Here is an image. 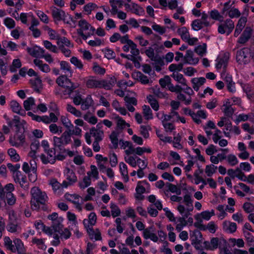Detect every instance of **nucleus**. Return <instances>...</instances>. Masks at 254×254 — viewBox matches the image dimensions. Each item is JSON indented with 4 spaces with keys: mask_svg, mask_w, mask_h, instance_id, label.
<instances>
[{
    "mask_svg": "<svg viewBox=\"0 0 254 254\" xmlns=\"http://www.w3.org/2000/svg\"><path fill=\"white\" fill-rule=\"evenodd\" d=\"M210 23L208 21H201L200 19H195L192 22V28L195 31H198L202 29L203 26L208 27Z\"/></svg>",
    "mask_w": 254,
    "mask_h": 254,
    "instance_id": "16",
    "label": "nucleus"
},
{
    "mask_svg": "<svg viewBox=\"0 0 254 254\" xmlns=\"http://www.w3.org/2000/svg\"><path fill=\"white\" fill-rule=\"evenodd\" d=\"M251 55L250 50L244 48L237 52V60L240 64H246L250 61Z\"/></svg>",
    "mask_w": 254,
    "mask_h": 254,
    "instance_id": "9",
    "label": "nucleus"
},
{
    "mask_svg": "<svg viewBox=\"0 0 254 254\" xmlns=\"http://www.w3.org/2000/svg\"><path fill=\"white\" fill-rule=\"evenodd\" d=\"M52 14L55 21H61L65 16L64 11L55 7L52 9Z\"/></svg>",
    "mask_w": 254,
    "mask_h": 254,
    "instance_id": "20",
    "label": "nucleus"
},
{
    "mask_svg": "<svg viewBox=\"0 0 254 254\" xmlns=\"http://www.w3.org/2000/svg\"><path fill=\"white\" fill-rule=\"evenodd\" d=\"M14 246L15 253L17 252L18 254H24L26 249L24 244L21 240L18 238H15L13 240Z\"/></svg>",
    "mask_w": 254,
    "mask_h": 254,
    "instance_id": "15",
    "label": "nucleus"
},
{
    "mask_svg": "<svg viewBox=\"0 0 254 254\" xmlns=\"http://www.w3.org/2000/svg\"><path fill=\"white\" fill-rule=\"evenodd\" d=\"M57 43L59 47H60V46H64V45L68 47L72 48L73 47V45L71 44L70 41L65 37H61L60 36L58 40H57Z\"/></svg>",
    "mask_w": 254,
    "mask_h": 254,
    "instance_id": "37",
    "label": "nucleus"
},
{
    "mask_svg": "<svg viewBox=\"0 0 254 254\" xmlns=\"http://www.w3.org/2000/svg\"><path fill=\"white\" fill-rule=\"evenodd\" d=\"M90 184L91 179L88 175L87 176H85L83 178V181L79 184L80 188L83 189L88 187Z\"/></svg>",
    "mask_w": 254,
    "mask_h": 254,
    "instance_id": "58",
    "label": "nucleus"
},
{
    "mask_svg": "<svg viewBox=\"0 0 254 254\" xmlns=\"http://www.w3.org/2000/svg\"><path fill=\"white\" fill-rule=\"evenodd\" d=\"M110 208L112 216L115 218L120 215L121 211L118 206L114 203H111Z\"/></svg>",
    "mask_w": 254,
    "mask_h": 254,
    "instance_id": "55",
    "label": "nucleus"
},
{
    "mask_svg": "<svg viewBox=\"0 0 254 254\" xmlns=\"http://www.w3.org/2000/svg\"><path fill=\"white\" fill-rule=\"evenodd\" d=\"M143 115L144 118L147 120H151L153 119V114L152 110L149 106L143 105L142 106Z\"/></svg>",
    "mask_w": 254,
    "mask_h": 254,
    "instance_id": "31",
    "label": "nucleus"
},
{
    "mask_svg": "<svg viewBox=\"0 0 254 254\" xmlns=\"http://www.w3.org/2000/svg\"><path fill=\"white\" fill-rule=\"evenodd\" d=\"M66 179L70 184H73L77 181V177L73 170H70L68 168H66L65 170Z\"/></svg>",
    "mask_w": 254,
    "mask_h": 254,
    "instance_id": "27",
    "label": "nucleus"
},
{
    "mask_svg": "<svg viewBox=\"0 0 254 254\" xmlns=\"http://www.w3.org/2000/svg\"><path fill=\"white\" fill-rule=\"evenodd\" d=\"M244 91L247 94L248 98L250 100L254 99V91L249 84H245L243 87Z\"/></svg>",
    "mask_w": 254,
    "mask_h": 254,
    "instance_id": "35",
    "label": "nucleus"
},
{
    "mask_svg": "<svg viewBox=\"0 0 254 254\" xmlns=\"http://www.w3.org/2000/svg\"><path fill=\"white\" fill-rule=\"evenodd\" d=\"M61 121L63 125L66 127L68 130L71 129L73 127V125L71 123L69 120L65 116H62L61 118Z\"/></svg>",
    "mask_w": 254,
    "mask_h": 254,
    "instance_id": "57",
    "label": "nucleus"
},
{
    "mask_svg": "<svg viewBox=\"0 0 254 254\" xmlns=\"http://www.w3.org/2000/svg\"><path fill=\"white\" fill-rule=\"evenodd\" d=\"M183 202L185 203L186 207L181 204H180L177 207L178 211L182 215V217L177 218L178 223L177 224L176 229L178 232H180L183 228L187 225L186 219L188 218L190 215V212L193 209V200L190 194H186L184 195Z\"/></svg>",
    "mask_w": 254,
    "mask_h": 254,
    "instance_id": "1",
    "label": "nucleus"
},
{
    "mask_svg": "<svg viewBox=\"0 0 254 254\" xmlns=\"http://www.w3.org/2000/svg\"><path fill=\"white\" fill-rule=\"evenodd\" d=\"M115 119L117 121V127L121 129L124 128L126 126L128 127L130 126L129 124L127 123L125 120L118 115L115 116Z\"/></svg>",
    "mask_w": 254,
    "mask_h": 254,
    "instance_id": "41",
    "label": "nucleus"
},
{
    "mask_svg": "<svg viewBox=\"0 0 254 254\" xmlns=\"http://www.w3.org/2000/svg\"><path fill=\"white\" fill-rule=\"evenodd\" d=\"M234 4V2L229 0L224 4L223 8L222 9L221 13L223 15H225V13L227 14L228 11L232 8V5Z\"/></svg>",
    "mask_w": 254,
    "mask_h": 254,
    "instance_id": "59",
    "label": "nucleus"
},
{
    "mask_svg": "<svg viewBox=\"0 0 254 254\" xmlns=\"http://www.w3.org/2000/svg\"><path fill=\"white\" fill-rule=\"evenodd\" d=\"M227 161L231 166H234L237 165L239 161L237 157L234 154H229L227 156Z\"/></svg>",
    "mask_w": 254,
    "mask_h": 254,
    "instance_id": "53",
    "label": "nucleus"
},
{
    "mask_svg": "<svg viewBox=\"0 0 254 254\" xmlns=\"http://www.w3.org/2000/svg\"><path fill=\"white\" fill-rule=\"evenodd\" d=\"M10 106L12 111L14 113L23 116L25 115V112L22 110L21 106L16 101H11L10 103Z\"/></svg>",
    "mask_w": 254,
    "mask_h": 254,
    "instance_id": "17",
    "label": "nucleus"
},
{
    "mask_svg": "<svg viewBox=\"0 0 254 254\" xmlns=\"http://www.w3.org/2000/svg\"><path fill=\"white\" fill-rule=\"evenodd\" d=\"M4 244L6 248L13 253H15L14 246L12 244L13 241L11 240L9 237H5L4 238Z\"/></svg>",
    "mask_w": 254,
    "mask_h": 254,
    "instance_id": "46",
    "label": "nucleus"
},
{
    "mask_svg": "<svg viewBox=\"0 0 254 254\" xmlns=\"http://www.w3.org/2000/svg\"><path fill=\"white\" fill-rule=\"evenodd\" d=\"M24 132V128L16 129V133L14 136L9 137V142L10 144L12 146L16 147L22 145L24 143L25 139Z\"/></svg>",
    "mask_w": 254,
    "mask_h": 254,
    "instance_id": "4",
    "label": "nucleus"
},
{
    "mask_svg": "<svg viewBox=\"0 0 254 254\" xmlns=\"http://www.w3.org/2000/svg\"><path fill=\"white\" fill-rule=\"evenodd\" d=\"M193 52L190 50H188L186 52V54L184 57V64H196L198 63L199 59L197 58H193Z\"/></svg>",
    "mask_w": 254,
    "mask_h": 254,
    "instance_id": "12",
    "label": "nucleus"
},
{
    "mask_svg": "<svg viewBox=\"0 0 254 254\" xmlns=\"http://www.w3.org/2000/svg\"><path fill=\"white\" fill-rule=\"evenodd\" d=\"M223 79L225 83L227 84V87L228 90L231 92H234L236 91L235 82L233 81L232 77L229 74L223 73L222 75Z\"/></svg>",
    "mask_w": 254,
    "mask_h": 254,
    "instance_id": "13",
    "label": "nucleus"
},
{
    "mask_svg": "<svg viewBox=\"0 0 254 254\" xmlns=\"http://www.w3.org/2000/svg\"><path fill=\"white\" fill-rule=\"evenodd\" d=\"M7 153L12 161L17 162L20 160V157L14 148H11L9 149L7 151Z\"/></svg>",
    "mask_w": 254,
    "mask_h": 254,
    "instance_id": "42",
    "label": "nucleus"
},
{
    "mask_svg": "<svg viewBox=\"0 0 254 254\" xmlns=\"http://www.w3.org/2000/svg\"><path fill=\"white\" fill-rule=\"evenodd\" d=\"M177 32L179 35L181 36V38L184 41H186L190 36L189 32L186 27H183L178 29Z\"/></svg>",
    "mask_w": 254,
    "mask_h": 254,
    "instance_id": "38",
    "label": "nucleus"
},
{
    "mask_svg": "<svg viewBox=\"0 0 254 254\" xmlns=\"http://www.w3.org/2000/svg\"><path fill=\"white\" fill-rule=\"evenodd\" d=\"M6 228L8 232L12 233H19L21 230V227L18 225L16 216L13 211L9 214L8 222Z\"/></svg>",
    "mask_w": 254,
    "mask_h": 254,
    "instance_id": "5",
    "label": "nucleus"
},
{
    "mask_svg": "<svg viewBox=\"0 0 254 254\" xmlns=\"http://www.w3.org/2000/svg\"><path fill=\"white\" fill-rule=\"evenodd\" d=\"M96 220L97 217L96 214L94 212H91L88 216V220L84 219L83 220V224L85 227H87L86 224V222L87 221L91 226H93L95 224Z\"/></svg>",
    "mask_w": 254,
    "mask_h": 254,
    "instance_id": "40",
    "label": "nucleus"
},
{
    "mask_svg": "<svg viewBox=\"0 0 254 254\" xmlns=\"http://www.w3.org/2000/svg\"><path fill=\"white\" fill-rule=\"evenodd\" d=\"M148 102L153 110L158 111L159 109V104L157 101L151 95H149L147 97Z\"/></svg>",
    "mask_w": 254,
    "mask_h": 254,
    "instance_id": "39",
    "label": "nucleus"
},
{
    "mask_svg": "<svg viewBox=\"0 0 254 254\" xmlns=\"http://www.w3.org/2000/svg\"><path fill=\"white\" fill-rule=\"evenodd\" d=\"M133 76L136 80L143 84H149L152 82V81H151L146 75H145L140 71L135 72Z\"/></svg>",
    "mask_w": 254,
    "mask_h": 254,
    "instance_id": "19",
    "label": "nucleus"
},
{
    "mask_svg": "<svg viewBox=\"0 0 254 254\" xmlns=\"http://www.w3.org/2000/svg\"><path fill=\"white\" fill-rule=\"evenodd\" d=\"M63 221V218H60L52 223L51 227L53 228L55 232H58L62 231V229L63 228V225L62 224Z\"/></svg>",
    "mask_w": 254,
    "mask_h": 254,
    "instance_id": "29",
    "label": "nucleus"
},
{
    "mask_svg": "<svg viewBox=\"0 0 254 254\" xmlns=\"http://www.w3.org/2000/svg\"><path fill=\"white\" fill-rule=\"evenodd\" d=\"M130 11L138 15H142L144 14V10L143 8L134 3H132V7L130 8Z\"/></svg>",
    "mask_w": 254,
    "mask_h": 254,
    "instance_id": "36",
    "label": "nucleus"
},
{
    "mask_svg": "<svg viewBox=\"0 0 254 254\" xmlns=\"http://www.w3.org/2000/svg\"><path fill=\"white\" fill-rule=\"evenodd\" d=\"M94 138V141H102L104 137L103 131H97L95 130V127H92L90 129L89 132H86L85 134V138L87 144H90L92 142L91 136Z\"/></svg>",
    "mask_w": 254,
    "mask_h": 254,
    "instance_id": "6",
    "label": "nucleus"
},
{
    "mask_svg": "<svg viewBox=\"0 0 254 254\" xmlns=\"http://www.w3.org/2000/svg\"><path fill=\"white\" fill-rule=\"evenodd\" d=\"M184 63L177 64H171L169 66V69L171 71H181L183 68Z\"/></svg>",
    "mask_w": 254,
    "mask_h": 254,
    "instance_id": "61",
    "label": "nucleus"
},
{
    "mask_svg": "<svg viewBox=\"0 0 254 254\" xmlns=\"http://www.w3.org/2000/svg\"><path fill=\"white\" fill-rule=\"evenodd\" d=\"M110 138L112 143L113 144V148L117 149L118 147L119 143L118 133L115 131L112 132L110 135Z\"/></svg>",
    "mask_w": 254,
    "mask_h": 254,
    "instance_id": "44",
    "label": "nucleus"
},
{
    "mask_svg": "<svg viewBox=\"0 0 254 254\" xmlns=\"http://www.w3.org/2000/svg\"><path fill=\"white\" fill-rule=\"evenodd\" d=\"M33 63L42 71L47 73L50 71L48 64H44L41 60L36 59L34 60Z\"/></svg>",
    "mask_w": 254,
    "mask_h": 254,
    "instance_id": "25",
    "label": "nucleus"
},
{
    "mask_svg": "<svg viewBox=\"0 0 254 254\" xmlns=\"http://www.w3.org/2000/svg\"><path fill=\"white\" fill-rule=\"evenodd\" d=\"M32 198L31 199V208L33 210L48 211V207L46 204L48 196L46 193L42 191L38 187H33L30 191Z\"/></svg>",
    "mask_w": 254,
    "mask_h": 254,
    "instance_id": "2",
    "label": "nucleus"
},
{
    "mask_svg": "<svg viewBox=\"0 0 254 254\" xmlns=\"http://www.w3.org/2000/svg\"><path fill=\"white\" fill-rule=\"evenodd\" d=\"M120 171L125 181L126 182H128L129 178L128 176L127 168V166L124 162H121L120 163Z\"/></svg>",
    "mask_w": 254,
    "mask_h": 254,
    "instance_id": "32",
    "label": "nucleus"
},
{
    "mask_svg": "<svg viewBox=\"0 0 254 254\" xmlns=\"http://www.w3.org/2000/svg\"><path fill=\"white\" fill-rule=\"evenodd\" d=\"M223 229L227 233H232L236 231L237 225L235 223L225 221L223 223Z\"/></svg>",
    "mask_w": 254,
    "mask_h": 254,
    "instance_id": "21",
    "label": "nucleus"
},
{
    "mask_svg": "<svg viewBox=\"0 0 254 254\" xmlns=\"http://www.w3.org/2000/svg\"><path fill=\"white\" fill-rule=\"evenodd\" d=\"M8 125L11 127L14 124L16 129L21 128L20 125V118L17 116H14V118L12 121H10L9 118H6Z\"/></svg>",
    "mask_w": 254,
    "mask_h": 254,
    "instance_id": "34",
    "label": "nucleus"
},
{
    "mask_svg": "<svg viewBox=\"0 0 254 254\" xmlns=\"http://www.w3.org/2000/svg\"><path fill=\"white\" fill-rule=\"evenodd\" d=\"M71 129L64 131L62 134L64 144H68L71 141Z\"/></svg>",
    "mask_w": 254,
    "mask_h": 254,
    "instance_id": "51",
    "label": "nucleus"
},
{
    "mask_svg": "<svg viewBox=\"0 0 254 254\" xmlns=\"http://www.w3.org/2000/svg\"><path fill=\"white\" fill-rule=\"evenodd\" d=\"M78 25L83 31H95V29L85 19L79 20Z\"/></svg>",
    "mask_w": 254,
    "mask_h": 254,
    "instance_id": "28",
    "label": "nucleus"
},
{
    "mask_svg": "<svg viewBox=\"0 0 254 254\" xmlns=\"http://www.w3.org/2000/svg\"><path fill=\"white\" fill-rule=\"evenodd\" d=\"M136 157H137V156L125 157V161L127 163L129 164L131 167H135L137 165Z\"/></svg>",
    "mask_w": 254,
    "mask_h": 254,
    "instance_id": "63",
    "label": "nucleus"
},
{
    "mask_svg": "<svg viewBox=\"0 0 254 254\" xmlns=\"http://www.w3.org/2000/svg\"><path fill=\"white\" fill-rule=\"evenodd\" d=\"M210 16L213 19L218 20L220 22L223 21V16L216 9L211 10L210 12Z\"/></svg>",
    "mask_w": 254,
    "mask_h": 254,
    "instance_id": "43",
    "label": "nucleus"
},
{
    "mask_svg": "<svg viewBox=\"0 0 254 254\" xmlns=\"http://www.w3.org/2000/svg\"><path fill=\"white\" fill-rule=\"evenodd\" d=\"M28 54L33 57H41V56L45 53V50L37 46L30 48L27 47L26 49Z\"/></svg>",
    "mask_w": 254,
    "mask_h": 254,
    "instance_id": "14",
    "label": "nucleus"
},
{
    "mask_svg": "<svg viewBox=\"0 0 254 254\" xmlns=\"http://www.w3.org/2000/svg\"><path fill=\"white\" fill-rule=\"evenodd\" d=\"M64 138H62V136L61 135V137H57V136H54L53 137V142H54V146L55 147L57 148L58 149H59L60 151L62 150V146H64L66 144H64Z\"/></svg>",
    "mask_w": 254,
    "mask_h": 254,
    "instance_id": "30",
    "label": "nucleus"
},
{
    "mask_svg": "<svg viewBox=\"0 0 254 254\" xmlns=\"http://www.w3.org/2000/svg\"><path fill=\"white\" fill-rule=\"evenodd\" d=\"M192 83V87L194 90L197 91L199 87L202 85L205 82L206 79L204 77L193 78L191 80Z\"/></svg>",
    "mask_w": 254,
    "mask_h": 254,
    "instance_id": "24",
    "label": "nucleus"
},
{
    "mask_svg": "<svg viewBox=\"0 0 254 254\" xmlns=\"http://www.w3.org/2000/svg\"><path fill=\"white\" fill-rule=\"evenodd\" d=\"M166 185L168 187V190L172 193H176L178 195L181 194V190L179 189L176 185L169 183H167Z\"/></svg>",
    "mask_w": 254,
    "mask_h": 254,
    "instance_id": "64",
    "label": "nucleus"
},
{
    "mask_svg": "<svg viewBox=\"0 0 254 254\" xmlns=\"http://www.w3.org/2000/svg\"><path fill=\"white\" fill-rule=\"evenodd\" d=\"M34 99L32 97H29L25 100L23 103V106L26 111H29L31 109V107L34 105Z\"/></svg>",
    "mask_w": 254,
    "mask_h": 254,
    "instance_id": "50",
    "label": "nucleus"
},
{
    "mask_svg": "<svg viewBox=\"0 0 254 254\" xmlns=\"http://www.w3.org/2000/svg\"><path fill=\"white\" fill-rule=\"evenodd\" d=\"M117 79L115 76H112L108 80H102V88L106 90H110L115 85Z\"/></svg>",
    "mask_w": 254,
    "mask_h": 254,
    "instance_id": "22",
    "label": "nucleus"
},
{
    "mask_svg": "<svg viewBox=\"0 0 254 254\" xmlns=\"http://www.w3.org/2000/svg\"><path fill=\"white\" fill-rule=\"evenodd\" d=\"M93 101L92 99L91 96L88 95L84 99H83L82 102L80 104L81 108L82 110H87L93 105Z\"/></svg>",
    "mask_w": 254,
    "mask_h": 254,
    "instance_id": "26",
    "label": "nucleus"
},
{
    "mask_svg": "<svg viewBox=\"0 0 254 254\" xmlns=\"http://www.w3.org/2000/svg\"><path fill=\"white\" fill-rule=\"evenodd\" d=\"M103 52L105 54V57L108 59H113L116 57L115 53L111 49L105 48L103 50Z\"/></svg>",
    "mask_w": 254,
    "mask_h": 254,
    "instance_id": "60",
    "label": "nucleus"
},
{
    "mask_svg": "<svg viewBox=\"0 0 254 254\" xmlns=\"http://www.w3.org/2000/svg\"><path fill=\"white\" fill-rule=\"evenodd\" d=\"M217 169V167L213 165H207L205 168V172L207 176L211 177L215 173Z\"/></svg>",
    "mask_w": 254,
    "mask_h": 254,
    "instance_id": "56",
    "label": "nucleus"
},
{
    "mask_svg": "<svg viewBox=\"0 0 254 254\" xmlns=\"http://www.w3.org/2000/svg\"><path fill=\"white\" fill-rule=\"evenodd\" d=\"M228 16L231 18H238L241 15V12L236 8L233 7L228 12Z\"/></svg>",
    "mask_w": 254,
    "mask_h": 254,
    "instance_id": "54",
    "label": "nucleus"
},
{
    "mask_svg": "<svg viewBox=\"0 0 254 254\" xmlns=\"http://www.w3.org/2000/svg\"><path fill=\"white\" fill-rule=\"evenodd\" d=\"M97 8L95 3L90 2L84 6L83 9L87 14H90L92 10Z\"/></svg>",
    "mask_w": 254,
    "mask_h": 254,
    "instance_id": "48",
    "label": "nucleus"
},
{
    "mask_svg": "<svg viewBox=\"0 0 254 254\" xmlns=\"http://www.w3.org/2000/svg\"><path fill=\"white\" fill-rule=\"evenodd\" d=\"M234 28V22L230 19H227L223 23L219 24L218 28V31L219 33L223 34L227 33V35L230 34Z\"/></svg>",
    "mask_w": 254,
    "mask_h": 254,
    "instance_id": "8",
    "label": "nucleus"
},
{
    "mask_svg": "<svg viewBox=\"0 0 254 254\" xmlns=\"http://www.w3.org/2000/svg\"><path fill=\"white\" fill-rule=\"evenodd\" d=\"M66 110L68 112H70L76 117H79L81 116V112L77 110L75 107L70 104L67 105Z\"/></svg>",
    "mask_w": 254,
    "mask_h": 254,
    "instance_id": "52",
    "label": "nucleus"
},
{
    "mask_svg": "<svg viewBox=\"0 0 254 254\" xmlns=\"http://www.w3.org/2000/svg\"><path fill=\"white\" fill-rule=\"evenodd\" d=\"M4 201H6L7 203L9 205H12L15 204L16 201V198L13 194L11 192L10 193H7L6 195L4 197Z\"/></svg>",
    "mask_w": 254,
    "mask_h": 254,
    "instance_id": "49",
    "label": "nucleus"
},
{
    "mask_svg": "<svg viewBox=\"0 0 254 254\" xmlns=\"http://www.w3.org/2000/svg\"><path fill=\"white\" fill-rule=\"evenodd\" d=\"M43 44L45 47L49 51L55 53H57L58 52V48L56 46L53 45L50 41L45 40L43 41Z\"/></svg>",
    "mask_w": 254,
    "mask_h": 254,
    "instance_id": "45",
    "label": "nucleus"
},
{
    "mask_svg": "<svg viewBox=\"0 0 254 254\" xmlns=\"http://www.w3.org/2000/svg\"><path fill=\"white\" fill-rule=\"evenodd\" d=\"M229 59V53H225L219 55L216 61V68L218 69L222 67L225 68Z\"/></svg>",
    "mask_w": 254,
    "mask_h": 254,
    "instance_id": "10",
    "label": "nucleus"
},
{
    "mask_svg": "<svg viewBox=\"0 0 254 254\" xmlns=\"http://www.w3.org/2000/svg\"><path fill=\"white\" fill-rule=\"evenodd\" d=\"M171 76L178 82L182 85H186V80L183 75L178 72H174Z\"/></svg>",
    "mask_w": 254,
    "mask_h": 254,
    "instance_id": "33",
    "label": "nucleus"
},
{
    "mask_svg": "<svg viewBox=\"0 0 254 254\" xmlns=\"http://www.w3.org/2000/svg\"><path fill=\"white\" fill-rule=\"evenodd\" d=\"M86 85L89 88H102V80H98L93 76H89L86 80Z\"/></svg>",
    "mask_w": 254,
    "mask_h": 254,
    "instance_id": "11",
    "label": "nucleus"
},
{
    "mask_svg": "<svg viewBox=\"0 0 254 254\" xmlns=\"http://www.w3.org/2000/svg\"><path fill=\"white\" fill-rule=\"evenodd\" d=\"M57 83L62 87L65 88L64 95H70L76 87L72 82L65 76H60L56 80Z\"/></svg>",
    "mask_w": 254,
    "mask_h": 254,
    "instance_id": "3",
    "label": "nucleus"
},
{
    "mask_svg": "<svg viewBox=\"0 0 254 254\" xmlns=\"http://www.w3.org/2000/svg\"><path fill=\"white\" fill-rule=\"evenodd\" d=\"M152 90L153 93L158 98H163L166 96L167 94L165 92H162L158 86L153 88Z\"/></svg>",
    "mask_w": 254,
    "mask_h": 254,
    "instance_id": "62",
    "label": "nucleus"
},
{
    "mask_svg": "<svg viewBox=\"0 0 254 254\" xmlns=\"http://www.w3.org/2000/svg\"><path fill=\"white\" fill-rule=\"evenodd\" d=\"M30 82L34 91L39 93L42 89L41 79L39 77H37L34 79H30Z\"/></svg>",
    "mask_w": 254,
    "mask_h": 254,
    "instance_id": "23",
    "label": "nucleus"
},
{
    "mask_svg": "<svg viewBox=\"0 0 254 254\" xmlns=\"http://www.w3.org/2000/svg\"><path fill=\"white\" fill-rule=\"evenodd\" d=\"M14 190V186L12 184H8L5 186L4 188L0 187V198L4 199L7 193H10Z\"/></svg>",
    "mask_w": 254,
    "mask_h": 254,
    "instance_id": "18",
    "label": "nucleus"
},
{
    "mask_svg": "<svg viewBox=\"0 0 254 254\" xmlns=\"http://www.w3.org/2000/svg\"><path fill=\"white\" fill-rule=\"evenodd\" d=\"M177 99L180 101L184 102L185 104L186 105H190L191 102V98L190 96L187 98L182 93L178 94Z\"/></svg>",
    "mask_w": 254,
    "mask_h": 254,
    "instance_id": "47",
    "label": "nucleus"
},
{
    "mask_svg": "<svg viewBox=\"0 0 254 254\" xmlns=\"http://www.w3.org/2000/svg\"><path fill=\"white\" fill-rule=\"evenodd\" d=\"M57 149L58 148H57ZM56 148L54 147L45 150V152L48 155L47 157L44 154L41 155L40 158L44 164H54L56 160Z\"/></svg>",
    "mask_w": 254,
    "mask_h": 254,
    "instance_id": "7",
    "label": "nucleus"
}]
</instances>
